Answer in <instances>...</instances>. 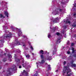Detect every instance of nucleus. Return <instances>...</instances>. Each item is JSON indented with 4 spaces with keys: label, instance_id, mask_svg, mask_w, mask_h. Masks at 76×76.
Instances as JSON below:
<instances>
[{
    "label": "nucleus",
    "instance_id": "obj_1",
    "mask_svg": "<svg viewBox=\"0 0 76 76\" xmlns=\"http://www.w3.org/2000/svg\"><path fill=\"white\" fill-rule=\"evenodd\" d=\"M14 46H16V45H22L23 47L24 50H28V48L26 47V45L25 44V43L23 42L21 43V44L19 43V42L18 40L17 39H15V42L14 43Z\"/></svg>",
    "mask_w": 76,
    "mask_h": 76
},
{
    "label": "nucleus",
    "instance_id": "obj_2",
    "mask_svg": "<svg viewBox=\"0 0 76 76\" xmlns=\"http://www.w3.org/2000/svg\"><path fill=\"white\" fill-rule=\"evenodd\" d=\"M40 57L41 59H42V60H41V62H38L36 63L37 67H39V66H40V65H42V64H44V63H45V60H44V59H43L44 58L43 55H41Z\"/></svg>",
    "mask_w": 76,
    "mask_h": 76
},
{
    "label": "nucleus",
    "instance_id": "obj_3",
    "mask_svg": "<svg viewBox=\"0 0 76 76\" xmlns=\"http://www.w3.org/2000/svg\"><path fill=\"white\" fill-rule=\"evenodd\" d=\"M71 71V69H69V66H64L63 73L64 75V73H66V72H67V74H69Z\"/></svg>",
    "mask_w": 76,
    "mask_h": 76
},
{
    "label": "nucleus",
    "instance_id": "obj_4",
    "mask_svg": "<svg viewBox=\"0 0 76 76\" xmlns=\"http://www.w3.org/2000/svg\"><path fill=\"white\" fill-rule=\"evenodd\" d=\"M59 20V19H58V18H54L51 17L50 18V23L52 24L56 23H57V22H58Z\"/></svg>",
    "mask_w": 76,
    "mask_h": 76
},
{
    "label": "nucleus",
    "instance_id": "obj_5",
    "mask_svg": "<svg viewBox=\"0 0 76 76\" xmlns=\"http://www.w3.org/2000/svg\"><path fill=\"white\" fill-rule=\"evenodd\" d=\"M23 39L24 41H25L26 42H27V41L29 43V45H30V47L31 48V50H34V48H33V47L31 45V44H30V43L28 41V38H27V37L26 36L24 35L23 36Z\"/></svg>",
    "mask_w": 76,
    "mask_h": 76
},
{
    "label": "nucleus",
    "instance_id": "obj_6",
    "mask_svg": "<svg viewBox=\"0 0 76 76\" xmlns=\"http://www.w3.org/2000/svg\"><path fill=\"white\" fill-rule=\"evenodd\" d=\"M12 33H9V34H8L7 35L6 37H3L2 38L3 39L6 38V39H10V38H12Z\"/></svg>",
    "mask_w": 76,
    "mask_h": 76
},
{
    "label": "nucleus",
    "instance_id": "obj_7",
    "mask_svg": "<svg viewBox=\"0 0 76 76\" xmlns=\"http://www.w3.org/2000/svg\"><path fill=\"white\" fill-rule=\"evenodd\" d=\"M17 30L18 31V36L20 37V36H21L22 35V31H21V30L20 29H18V28H17Z\"/></svg>",
    "mask_w": 76,
    "mask_h": 76
},
{
    "label": "nucleus",
    "instance_id": "obj_8",
    "mask_svg": "<svg viewBox=\"0 0 76 76\" xmlns=\"http://www.w3.org/2000/svg\"><path fill=\"white\" fill-rule=\"evenodd\" d=\"M68 0H61L60 1L61 3V4L63 5L65 4V2H68Z\"/></svg>",
    "mask_w": 76,
    "mask_h": 76
},
{
    "label": "nucleus",
    "instance_id": "obj_9",
    "mask_svg": "<svg viewBox=\"0 0 76 76\" xmlns=\"http://www.w3.org/2000/svg\"><path fill=\"white\" fill-rule=\"evenodd\" d=\"M53 15H59V12L57 11H55L52 12Z\"/></svg>",
    "mask_w": 76,
    "mask_h": 76
},
{
    "label": "nucleus",
    "instance_id": "obj_10",
    "mask_svg": "<svg viewBox=\"0 0 76 76\" xmlns=\"http://www.w3.org/2000/svg\"><path fill=\"white\" fill-rule=\"evenodd\" d=\"M51 56H48L47 57V59L48 60H51Z\"/></svg>",
    "mask_w": 76,
    "mask_h": 76
},
{
    "label": "nucleus",
    "instance_id": "obj_11",
    "mask_svg": "<svg viewBox=\"0 0 76 76\" xmlns=\"http://www.w3.org/2000/svg\"><path fill=\"white\" fill-rule=\"evenodd\" d=\"M74 3H75L74 4H73V5L74 6V10H75L76 11V1H74Z\"/></svg>",
    "mask_w": 76,
    "mask_h": 76
},
{
    "label": "nucleus",
    "instance_id": "obj_12",
    "mask_svg": "<svg viewBox=\"0 0 76 76\" xmlns=\"http://www.w3.org/2000/svg\"><path fill=\"white\" fill-rule=\"evenodd\" d=\"M64 23H70V22L68 20H65V21H64Z\"/></svg>",
    "mask_w": 76,
    "mask_h": 76
},
{
    "label": "nucleus",
    "instance_id": "obj_13",
    "mask_svg": "<svg viewBox=\"0 0 76 76\" xmlns=\"http://www.w3.org/2000/svg\"><path fill=\"white\" fill-rule=\"evenodd\" d=\"M61 39V38H60L59 39H58L57 41H56V43L57 44H58L60 43V40Z\"/></svg>",
    "mask_w": 76,
    "mask_h": 76
},
{
    "label": "nucleus",
    "instance_id": "obj_14",
    "mask_svg": "<svg viewBox=\"0 0 76 76\" xmlns=\"http://www.w3.org/2000/svg\"><path fill=\"white\" fill-rule=\"evenodd\" d=\"M5 14L7 17H8V15H9V14H8V12L7 11H5Z\"/></svg>",
    "mask_w": 76,
    "mask_h": 76
},
{
    "label": "nucleus",
    "instance_id": "obj_15",
    "mask_svg": "<svg viewBox=\"0 0 76 76\" xmlns=\"http://www.w3.org/2000/svg\"><path fill=\"white\" fill-rule=\"evenodd\" d=\"M25 55L26 57L27 58V59H29V58L30 57V56H29V55L28 54L26 55V54Z\"/></svg>",
    "mask_w": 76,
    "mask_h": 76
},
{
    "label": "nucleus",
    "instance_id": "obj_16",
    "mask_svg": "<svg viewBox=\"0 0 76 76\" xmlns=\"http://www.w3.org/2000/svg\"><path fill=\"white\" fill-rule=\"evenodd\" d=\"M39 53V54H44V51L42 50H40V51Z\"/></svg>",
    "mask_w": 76,
    "mask_h": 76
},
{
    "label": "nucleus",
    "instance_id": "obj_17",
    "mask_svg": "<svg viewBox=\"0 0 76 76\" xmlns=\"http://www.w3.org/2000/svg\"><path fill=\"white\" fill-rule=\"evenodd\" d=\"M4 42V40L3 39V40H0V44H3ZM0 45H1V44H0Z\"/></svg>",
    "mask_w": 76,
    "mask_h": 76
},
{
    "label": "nucleus",
    "instance_id": "obj_18",
    "mask_svg": "<svg viewBox=\"0 0 76 76\" xmlns=\"http://www.w3.org/2000/svg\"><path fill=\"white\" fill-rule=\"evenodd\" d=\"M71 48H72V53H75V50H74V48H73L71 47Z\"/></svg>",
    "mask_w": 76,
    "mask_h": 76
},
{
    "label": "nucleus",
    "instance_id": "obj_19",
    "mask_svg": "<svg viewBox=\"0 0 76 76\" xmlns=\"http://www.w3.org/2000/svg\"><path fill=\"white\" fill-rule=\"evenodd\" d=\"M15 70V68H14L13 69L11 68V69H9L8 70V72H10V70Z\"/></svg>",
    "mask_w": 76,
    "mask_h": 76
},
{
    "label": "nucleus",
    "instance_id": "obj_20",
    "mask_svg": "<svg viewBox=\"0 0 76 76\" xmlns=\"http://www.w3.org/2000/svg\"><path fill=\"white\" fill-rule=\"evenodd\" d=\"M7 3V2H2V4H4V6H5V4H6Z\"/></svg>",
    "mask_w": 76,
    "mask_h": 76
},
{
    "label": "nucleus",
    "instance_id": "obj_21",
    "mask_svg": "<svg viewBox=\"0 0 76 76\" xmlns=\"http://www.w3.org/2000/svg\"><path fill=\"white\" fill-rule=\"evenodd\" d=\"M72 67H76V64H72Z\"/></svg>",
    "mask_w": 76,
    "mask_h": 76
},
{
    "label": "nucleus",
    "instance_id": "obj_22",
    "mask_svg": "<svg viewBox=\"0 0 76 76\" xmlns=\"http://www.w3.org/2000/svg\"><path fill=\"white\" fill-rule=\"evenodd\" d=\"M48 37L49 38H51V35L50 34H48Z\"/></svg>",
    "mask_w": 76,
    "mask_h": 76
},
{
    "label": "nucleus",
    "instance_id": "obj_23",
    "mask_svg": "<svg viewBox=\"0 0 76 76\" xmlns=\"http://www.w3.org/2000/svg\"><path fill=\"white\" fill-rule=\"evenodd\" d=\"M23 66L24 67H26V63H25L24 64H23Z\"/></svg>",
    "mask_w": 76,
    "mask_h": 76
},
{
    "label": "nucleus",
    "instance_id": "obj_24",
    "mask_svg": "<svg viewBox=\"0 0 76 76\" xmlns=\"http://www.w3.org/2000/svg\"><path fill=\"white\" fill-rule=\"evenodd\" d=\"M4 16L2 14L0 15V18H4Z\"/></svg>",
    "mask_w": 76,
    "mask_h": 76
},
{
    "label": "nucleus",
    "instance_id": "obj_25",
    "mask_svg": "<svg viewBox=\"0 0 76 76\" xmlns=\"http://www.w3.org/2000/svg\"><path fill=\"white\" fill-rule=\"evenodd\" d=\"M9 57V58H11L12 57V56L10 55H7Z\"/></svg>",
    "mask_w": 76,
    "mask_h": 76
},
{
    "label": "nucleus",
    "instance_id": "obj_26",
    "mask_svg": "<svg viewBox=\"0 0 76 76\" xmlns=\"http://www.w3.org/2000/svg\"><path fill=\"white\" fill-rule=\"evenodd\" d=\"M58 10H59V11H60V12H62L63 10L61 9V8H59L58 9Z\"/></svg>",
    "mask_w": 76,
    "mask_h": 76
},
{
    "label": "nucleus",
    "instance_id": "obj_27",
    "mask_svg": "<svg viewBox=\"0 0 76 76\" xmlns=\"http://www.w3.org/2000/svg\"><path fill=\"white\" fill-rule=\"evenodd\" d=\"M10 28L12 29V30H13V29H15V28H13V26H12L11 27H10Z\"/></svg>",
    "mask_w": 76,
    "mask_h": 76
},
{
    "label": "nucleus",
    "instance_id": "obj_28",
    "mask_svg": "<svg viewBox=\"0 0 76 76\" xmlns=\"http://www.w3.org/2000/svg\"><path fill=\"white\" fill-rule=\"evenodd\" d=\"M22 60L23 63H24L25 62V61H24V59H22Z\"/></svg>",
    "mask_w": 76,
    "mask_h": 76
},
{
    "label": "nucleus",
    "instance_id": "obj_29",
    "mask_svg": "<svg viewBox=\"0 0 76 76\" xmlns=\"http://www.w3.org/2000/svg\"><path fill=\"white\" fill-rule=\"evenodd\" d=\"M56 35L58 36H59V35H60V33H56Z\"/></svg>",
    "mask_w": 76,
    "mask_h": 76
},
{
    "label": "nucleus",
    "instance_id": "obj_30",
    "mask_svg": "<svg viewBox=\"0 0 76 76\" xmlns=\"http://www.w3.org/2000/svg\"><path fill=\"white\" fill-rule=\"evenodd\" d=\"M48 66H49V67H48L49 70H50V69H51V67H50V65H48Z\"/></svg>",
    "mask_w": 76,
    "mask_h": 76
},
{
    "label": "nucleus",
    "instance_id": "obj_31",
    "mask_svg": "<svg viewBox=\"0 0 76 76\" xmlns=\"http://www.w3.org/2000/svg\"><path fill=\"white\" fill-rule=\"evenodd\" d=\"M64 32H65V31H64V30L62 31L61 33H62V34H64Z\"/></svg>",
    "mask_w": 76,
    "mask_h": 76
},
{
    "label": "nucleus",
    "instance_id": "obj_32",
    "mask_svg": "<svg viewBox=\"0 0 76 76\" xmlns=\"http://www.w3.org/2000/svg\"><path fill=\"white\" fill-rule=\"evenodd\" d=\"M56 51H57V49H55V50H54V51H53V53H54L55 52H56Z\"/></svg>",
    "mask_w": 76,
    "mask_h": 76
},
{
    "label": "nucleus",
    "instance_id": "obj_33",
    "mask_svg": "<svg viewBox=\"0 0 76 76\" xmlns=\"http://www.w3.org/2000/svg\"><path fill=\"white\" fill-rule=\"evenodd\" d=\"M66 61H64V65H65V64H66Z\"/></svg>",
    "mask_w": 76,
    "mask_h": 76
},
{
    "label": "nucleus",
    "instance_id": "obj_34",
    "mask_svg": "<svg viewBox=\"0 0 76 76\" xmlns=\"http://www.w3.org/2000/svg\"><path fill=\"white\" fill-rule=\"evenodd\" d=\"M74 45V43H71V46H73Z\"/></svg>",
    "mask_w": 76,
    "mask_h": 76
},
{
    "label": "nucleus",
    "instance_id": "obj_35",
    "mask_svg": "<svg viewBox=\"0 0 76 76\" xmlns=\"http://www.w3.org/2000/svg\"><path fill=\"white\" fill-rule=\"evenodd\" d=\"M72 26L73 27H75L76 26V25H72Z\"/></svg>",
    "mask_w": 76,
    "mask_h": 76
},
{
    "label": "nucleus",
    "instance_id": "obj_36",
    "mask_svg": "<svg viewBox=\"0 0 76 76\" xmlns=\"http://www.w3.org/2000/svg\"><path fill=\"white\" fill-rule=\"evenodd\" d=\"M70 52L69 51H68L67 52V54H70Z\"/></svg>",
    "mask_w": 76,
    "mask_h": 76
},
{
    "label": "nucleus",
    "instance_id": "obj_37",
    "mask_svg": "<svg viewBox=\"0 0 76 76\" xmlns=\"http://www.w3.org/2000/svg\"><path fill=\"white\" fill-rule=\"evenodd\" d=\"M4 61H6V59H3Z\"/></svg>",
    "mask_w": 76,
    "mask_h": 76
},
{
    "label": "nucleus",
    "instance_id": "obj_38",
    "mask_svg": "<svg viewBox=\"0 0 76 76\" xmlns=\"http://www.w3.org/2000/svg\"><path fill=\"white\" fill-rule=\"evenodd\" d=\"M74 17H76V14H74Z\"/></svg>",
    "mask_w": 76,
    "mask_h": 76
},
{
    "label": "nucleus",
    "instance_id": "obj_39",
    "mask_svg": "<svg viewBox=\"0 0 76 76\" xmlns=\"http://www.w3.org/2000/svg\"><path fill=\"white\" fill-rule=\"evenodd\" d=\"M67 44H68V45H69V42H67Z\"/></svg>",
    "mask_w": 76,
    "mask_h": 76
},
{
    "label": "nucleus",
    "instance_id": "obj_40",
    "mask_svg": "<svg viewBox=\"0 0 76 76\" xmlns=\"http://www.w3.org/2000/svg\"><path fill=\"white\" fill-rule=\"evenodd\" d=\"M19 69L21 68V66H19Z\"/></svg>",
    "mask_w": 76,
    "mask_h": 76
},
{
    "label": "nucleus",
    "instance_id": "obj_41",
    "mask_svg": "<svg viewBox=\"0 0 76 76\" xmlns=\"http://www.w3.org/2000/svg\"><path fill=\"white\" fill-rule=\"evenodd\" d=\"M25 71L24 70H23V73H25Z\"/></svg>",
    "mask_w": 76,
    "mask_h": 76
},
{
    "label": "nucleus",
    "instance_id": "obj_42",
    "mask_svg": "<svg viewBox=\"0 0 76 76\" xmlns=\"http://www.w3.org/2000/svg\"><path fill=\"white\" fill-rule=\"evenodd\" d=\"M9 31H7V34H9Z\"/></svg>",
    "mask_w": 76,
    "mask_h": 76
},
{
    "label": "nucleus",
    "instance_id": "obj_43",
    "mask_svg": "<svg viewBox=\"0 0 76 76\" xmlns=\"http://www.w3.org/2000/svg\"><path fill=\"white\" fill-rule=\"evenodd\" d=\"M56 72H58V70H56Z\"/></svg>",
    "mask_w": 76,
    "mask_h": 76
},
{
    "label": "nucleus",
    "instance_id": "obj_44",
    "mask_svg": "<svg viewBox=\"0 0 76 76\" xmlns=\"http://www.w3.org/2000/svg\"><path fill=\"white\" fill-rule=\"evenodd\" d=\"M66 34H65V38H66Z\"/></svg>",
    "mask_w": 76,
    "mask_h": 76
},
{
    "label": "nucleus",
    "instance_id": "obj_45",
    "mask_svg": "<svg viewBox=\"0 0 76 76\" xmlns=\"http://www.w3.org/2000/svg\"><path fill=\"white\" fill-rule=\"evenodd\" d=\"M19 64H17V65L18 66V65H19Z\"/></svg>",
    "mask_w": 76,
    "mask_h": 76
},
{
    "label": "nucleus",
    "instance_id": "obj_46",
    "mask_svg": "<svg viewBox=\"0 0 76 76\" xmlns=\"http://www.w3.org/2000/svg\"><path fill=\"white\" fill-rule=\"evenodd\" d=\"M4 55H6V53H4Z\"/></svg>",
    "mask_w": 76,
    "mask_h": 76
},
{
    "label": "nucleus",
    "instance_id": "obj_47",
    "mask_svg": "<svg viewBox=\"0 0 76 76\" xmlns=\"http://www.w3.org/2000/svg\"><path fill=\"white\" fill-rule=\"evenodd\" d=\"M15 68H16V66H15Z\"/></svg>",
    "mask_w": 76,
    "mask_h": 76
},
{
    "label": "nucleus",
    "instance_id": "obj_48",
    "mask_svg": "<svg viewBox=\"0 0 76 76\" xmlns=\"http://www.w3.org/2000/svg\"><path fill=\"white\" fill-rule=\"evenodd\" d=\"M69 49H70V50H71V48H69Z\"/></svg>",
    "mask_w": 76,
    "mask_h": 76
},
{
    "label": "nucleus",
    "instance_id": "obj_49",
    "mask_svg": "<svg viewBox=\"0 0 76 76\" xmlns=\"http://www.w3.org/2000/svg\"><path fill=\"white\" fill-rule=\"evenodd\" d=\"M46 53H47V51H46Z\"/></svg>",
    "mask_w": 76,
    "mask_h": 76
},
{
    "label": "nucleus",
    "instance_id": "obj_50",
    "mask_svg": "<svg viewBox=\"0 0 76 76\" xmlns=\"http://www.w3.org/2000/svg\"><path fill=\"white\" fill-rule=\"evenodd\" d=\"M33 55H34V53H32Z\"/></svg>",
    "mask_w": 76,
    "mask_h": 76
},
{
    "label": "nucleus",
    "instance_id": "obj_51",
    "mask_svg": "<svg viewBox=\"0 0 76 76\" xmlns=\"http://www.w3.org/2000/svg\"><path fill=\"white\" fill-rule=\"evenodd\" d=\"M53 55H54V53H53Z\"/></svg>",
    "mask_w": 76,
    "mask_h": 76
},
{
    "label": "nucleus",
    "instance_id": "obj_52",
    "mask_svg": "<svg viewBox=\"0 0 76 76\" xmlns=\"http://www.w3.org/2000/svg\"><path fill=\"white\" fill-rule=\"evenodd\" d=\"M50 29H51V27H50Z\"/></svg>",
    "mask_w": 76,
    "mask_h": 76
},
{
    "label": "nucleus",
    "instance_id": "obj_53",
    "mask_svg": "<svg viewBox=\"0 0 76 76\" xmlns=\"http://www.w3.org/2000/svg\"><path fill=\"white\" fill-rule=\"evenodd\" d=\"M9 74H10V73H9Z\"/></svg>",
    "mask_w": 76,
    "mask_h": 76
},
{
    "label": "nucleus",
    "instance_id": "obj_54",
    "mask_svg": "<svg viewBox=\"0 0 76 76\" xmlns=\"http://www.w3.org/2000/svg\"><path fill=\"white\" fill-rule=\"evenodd\" d=\"M71 29H72V28Z\"/></svg>",
    "mask_w": 76,
    "mask_h": 76
}]
</instances>
